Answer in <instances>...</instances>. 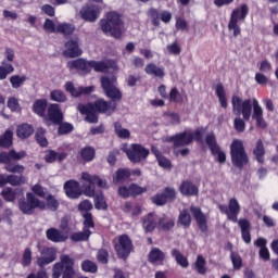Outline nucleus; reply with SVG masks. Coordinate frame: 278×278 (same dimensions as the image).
Listing matches in <instances>:
<instances>
[{"instance_id":"obj_40","label":"nucleus","mask_w":278,"mask_h":278,"mask_svg":"<svg viewBox=\"0 0 278 278\" xmlns=\"http://www.w3.org/2000/svg\"><path fill=\"white\" fill-rule=\"evenodd\" d=\"M178 225L185 229H190V225H192V216L188 212V208L180 212L178 216Z\"/></svg>"},{"instance_id":"obj_37","label":"nucleus","mask_w":278,"mask_h":278,"mask_svg":"<svg viewBox=\"0 0 278 278\" xmlns=\"http://www.w3.org/2000/svg\"><path fill=\"white\" fill-rule=\"evenodd\" d=\"M142 227L146 233H151V231H155L157 223H155V217L153 216V213H149L147 216L142 218Z\"/></svg>"},{"instance_id":"obj_27","label":"nucleus","mask_w":278,"mask_h":278,"mask_svg":"<svg viewBox=\"0 0 278 278\" xmlns=\"http://www.w3.org/2000/svg\"><path fill=\"white\" fill-rule=\"evenodd\" d=\"M179 191L184 197H199V187L191 180L182 181Z\"/></svg>"},{"instance_id":"obj_31","label":"nucleus","mask_w":278,"mask_h":278,"mask_svg":"<svg viewBox=\"0 0 278 278\" xmlns=\"http://www.w3.org/2000/svg\"><path fill=\"white\" fill-rule=\"evenodd\" d=\"M192 132L182 131L175 135V147H188L192 144Z\"/></svg>"},{"instance_id":"obj_6","label":"nucleus","mask_w":278,"mask_h":278,"mask_svg":"<svg viewBox=\"0 0 278 278\" xmlns=\"http://www.w3.org/2000/svg\"><path fill=\"white\" fill-rule=\"evenodd\" d=\"M27 157V152L22 150L16 152L14 149L0 152V164H4L5 170L13 175H23L25 173V166L14 162H21Z\"/></svg>"},{"instance_id":"obj_61","label":"nucleus","mask_w":278,"mask_h":278,"mask_svg":"<svg viewBox=\"0 0 278 278\" xmlns=\"http://www.w3.org/2000/svg\"><path fill=\"white\" fill-rule=\"evenodd\" d=\"M230 260L235 270H240V268H242V256H240L238 252H231Z\"/></svg>"},{"instance_id":"obj_24","label":"nucleus","mask_w":278,"mask_h":278,"mask_svg":"<svg viewBox=\"0 0 278 278\" xmlns=\"http://www.w3.org/2000/svg\"><path fill=\"white\" fill-rule=\"evenodd\" d=\"M55 250L53 248H46L41 252V256L37 258V265L39 268H45V266H49L52 262H55Z\"/></svg>"},{"instance_id":"obj_33","label":"nucleus","mask_w":278,"mask_h":278,"mask_svg":"<svg viewBox=\"0 0 278 278\" xmlns=\"http://www.w3.org/2000/svg\"><path fill=\"white\" fill-rule=\"evenodd\" d=\"M144 73L147 75H151L152 77H159V79H164L166 75L164 67H160L155 65V63H149L144 68Z\"/></svg>"},{"instance_id":"obj_47","label":"nucleus","mask_w":278,"mask_h":278,"mask_svg":"<svg viewBox=\"0 0 278 278\" xmlns=\"http://www.w3.org/2000/svg\"><path fill=\"white\" fill-rule=\"evenodd\" d=\"M47 134V129L45 128H38L35 134V140L41 147L42 149L49 147V140H47V137L45 136Z\"/></svg>"},{"instance_id":"obj_20","label":"nucleus","mask_w":278,"mask_h":278,"mask_svg":"<svg viewBox=\"0 0 278 278\" xmlns=\"http://www.w3.org/2000/svg\"><path fill=\"white\" fill-rule=\"evenodd\" d=\"M251 101L253 108L252 118L256 122V127H258V129H266V127H268V124L264 119V110L260 105L257 99L254 98Z\"/></svg>"},{"instance_id":"obj_28","label":"nucleus","mask_w":278,"mask_h":278,"mask_svg":"<svg viewBox=\"0 0 278 278\" xmlns=\"http://www.w3.org/2000/svg\"><path fill=\"white\" fill-rule=\"evenodd\" d=\"M266 244H268V241L262 237H258L254 242V247L260 249L258 255L264 262H268V260H270V251H268Z\"/></svg>"},{"instance_id":"obj_41","label":"nucleus","mask_w":278,"mask_h":278,"mask_svg":"<svg viewBox=\"0 0 278 278\" xmlns=\"http://www.w3.org/2000/svg\"><path fill=\"white\" fill-rule=\"evenodd\" d=\"M92 236V231L83 228V231L74 232L70 236L72 242H88Z\"/></svg>"},{"instance_id":"obj_5","label":"nucleus","mask_w":278,"mask_h":278,"mask_svg":"<svg viewBox=\"0 0 278 278\" xmlns=\"http://www.w3.org/2000/svg\"><path fill=\"white\" fill-rule=\"evenodd\" d=\"M100 29L105 36L111 35L112 38L121 40L123 38V29H125V21L123 15L116 11H110L106 13L105 18L99 22Z\"/></svg>"},{"instance_id":"obj_58","label":"nucleus","mask_w":278,"mask_h":278,"mask_svg":"<svg viewBox=\"0 0 278 278\" xmlns=\"http://www.w3.org/2000/svg\"><path fill=\"white\" fill-rule=\"evenodd\" d=\"M7 184H10V186H21V184H25V176L23 174L18 175H8L7 176Z\"/></svg>"},{"instance_id":"obj_8","label":"nucleus","mask_w":278,"mask_h":278,"mask_svg":"<svg viewBox=\"0 0 278 278\" xmlns=\"http://www.w3.org/2000/svg\"><path fill=\"white\" fill-rule=\"evenodd\" d=\"M230 157L232 166L239 168V170H242L249 164V155L241 140L235 139L230 144Z\"/></svg>"},{"instance_id":"obj_25","label":"nucleus","mask_w":278,"mask_h":278,"mask_svg":"<svg viewBox=\"0 0 278 278\" xmlns=\"http://www.w3.org/2000/svg\"><path fill=\"white\" fill-rule=\"evenodd\" d=\"M148 262L152 266H164L166 262V253H164L159 248H153L148 254Z\"/></svg>"},{"instance_id":"obj_62","label":"nucleus","mask_w":278,"mask_h":278,"mask_svg":"<svg viewBox=\"0 0 278 278\" xmlns=\"http://www.w3.org/2000/svg\"><path fill=\"white\" fill-rule=\"evenodd\" d=\"M159 93L162 97V99H169V101H175V87L170 89L169 96L166 93V86L161 85L159 87Z\"/></svg>"},{"instance_id":"obj_46","label":"nucleus","mask_w":278,"mask_h":278,"mask_svg":"<svg viewBox=\"0 0 278 278\" xmlns=\"http://www.w3.org/2000/svg\"><path fill=\"white\" fill-rule=\"evenodd\" d=\"M156 227L157 229H160V231H170V229L175 227V220L166 218V216H163L156 223Z\"/></svg>"},{"instance_id":"obj_35","label":"nucleus","mask_w":278,"mask_h":278,"mask_svg":"<svg viewBox=\"0 0 278 278\" xmlns=\"http://www.w3.org/2000/svg\"><path fill=\"white\" fill-rule=\"evenodd\" d=\"M215 94L219 101L220 108L227 110V108H229V103L227 102V93L225 92V86H223V83L217 84Z\"/></svg>"},{"instance_id":"obj_60","label":"nucleus","mask_w":278,"mask_h":278,"mask_svg":"<svg viewBox=\"0 0 278 278\" xmlns=\"http://www.w3.org/2000/svg\"><path fill=\"white\" fill-rule=\"evenodd\" d=\"M84 228L85 231H90V229H94V219H92V213H85L84 214Z\"/></svg>"},{"instance_id":"obj_56","label":"nucleus","mask_w":278,"mask_h":278,"mask_svg":"<svg viewBox=\"0 0 278 278\" xmlns=\"http://www.w3.org/2000/svg\"><path fill=\"white\" fill-rule=\"evenodd\" d=\"M90 66L91 71L93 68L96 73H108V71L110 70V66L106 65V63L103 61L90 60Z\"/></svg>"},{"instance_id":"obj_30","label":"nucleus","mask_w":278,"mask_h":278,"mask_svg":"<svg viewBox=\"0 0 278 278\" xmlns=\"http://www.w3.org/2000/svg\"><path fill=\"white\" fill-rule=\"evenodd\" d=\"M47 108H49V101H47V99H38L33 103V112L37 114V116H40V118H45Z\"/></svg>"},{"instance_id":"obj_15","label":"nucleus","mask_w":278,"mask_h":278,"mask_svg":"<svg viewBox=\"0 0 278 278\" xmlns=\"http://www.w3.org/2000/svg\"><path fill=\"white\" fill-rule=\"evenodd\" d=\"M118 195L122 199H129V197H140V194H144L147 192V187H141L138 184L131 182L129 187L119 186L117 189Z\"/></svg>"},{"instance_id":"obj_63","label":"nucleus","mask_w":278,"mask_h":278,"mask_svg":"<svg viewBox=\"0 0 278 278\" xmlns=\"http://www.w3.org/2000/svg\"><path fill=\"white\" fill-rule=\"evenodd\" d=\"M45 190V187H42L40 184H36L31 187V194L39 197V199H46L47 192Z\"/></svg>"},{"instance_id":"obj_52","label":"nucleus","mask_w":278,"mask_h":278,"mask_svg":"<svg viewBox=\"0 0 278 278\" xmlns=\"http://www.w3.org/2000/svg\"><path fill=\"white\" fill-rule=\"evenodd\" d=\"M0 194L7 203H14L16 201V191L11 187H5Z\"/></svg>"},{"instance_id":"obj_34","label":"nucleus","mask_w":278,"mask_h":278,"mask_svg":"<svg viewBox=\"0 0 278 278\" xmlns=\"http://www.w3.org/2000/svg\"><path fill=\"white\" fill-rule=\"evenodd\" d=\"M131 177V169L127 167H121L115 172L113 176V182L115 184H123V181H127Z\"/></svg>"},{"instance_id":"obj_49","label":"nucleus","mask_w":278,"mask_h":278,"mask_svg":"<svg viewBox=\"0 0 278 278\" xmlns=\"http://www.w3.org/2000/svg\"><path fill=\"white\" fill-rule=\"evenodd\" d=\"M12 73H14V65L2 61V65H0V81L8 79V75H12Z\"/></svg>"},{"instance_id":"obj_9","label":"nucleus","mask_w":278,"mask_h":278,"mask_svg":"<svg viewBox=\"0 0 278 278\" xmlns=\"http://www.w3.org/2000/svg\"><path fill=\"white\" fill-rule=\"evenodd\" d=\"M249 16V5L241 4L240 9H235L231 12L230 20L228 22V30L232 31L233 38H238L242 34V28H240L239 21H244Z\"/></svg>"},{"instance_id":"obj_4","label":"nucleus","mask_w":278,"mask_h":278,"mask_svg":"<svg viewBox=\"0 0 278 278\" xmlns=\"http://www.w3.org/2000/svg\"><path fill=\"white\" fill-rule=\"evenodd\" d=\"M232 113L236 117L233 119V129L237 134H244L247 129V122L251 121V114H253V101L251 99L242 100L240 96H232L231 98Z\"/></svg>"},{"instance_id":"obj_16","label":"nucleus","mask_w":278,"mask_h":278,"mask_svg":"<svg viewBox=\"0 0 278 278\" xmlns=\"http://www.w3.org/2000/svg\"><path fill=\"white\" fill-rule=\"evenodd\" d=\"M189 212H191L197 225H198V229H200V231L202 233H207V215H205V213H203V210H201V206H195V205H191L189 207Z\"/></svg>"},{"instance_id":"obj_7","label":"nucleus","mask_w":278,"mask_h":278,"mask_svg":"<svg viewBox=\"0 0 278 278\" xmlns=\"http://www.w3.org/2000/svg\"><path fill=\"white\" fill-rule=\"evenodd\" d=\"M18 210L25 216H34L36 214V210H40L45 212L47 210V203L45 201L38 199L34 193L27 192L26 198H22L17 202Z\"/></svg>"},{"instance_id":"obj_64","label":"nucleus","mask_w":278,"mask_h":278,"mask_svg":"<svg viewBox=\"0 0 278 278\" xmlns=\"http://www.w3.org/2000/svg\"><path fill=\"white\" fill-rule=\"evenodd\" d=\"M175 260L181 268H188L190 266V262H188V257L184 254L179 253V251H175Z\"/></svg>"},{"instance_id":"obj_48","label":"nucleus","mask_w":278,"mask_h":278,"mask_svg":"<svg viewBox=\"0 0 278 278\" xmlns=\"http://www.w3.org/2000/svg\"><path fill=\"white\" fill-rule=\"evenodd\" d=\"M80 268L83 273H91L92 275L99 271V266L97 265V263L90 260L83 261L80 264Z\"/></svg>"},{"instance_id":"obj_59","label":"nucleus","mask_w":278,"mask_h":278,"mask_svg":"<svg viewBox=\"0 0 278 278\" xmlns=\"http://www.w3.org/2000/svg\"><path fill=\"white\" fill-rule=\"evenodd\" d=\"M21 264L24 268L31 266V248H26L23 252Z\"/></svg>"},{"instance_id":"obj_18","label":"nucleus","mask_w":278,"mask_h":278,"mask_svg":"<svg viewBox=\"0 0 278 278\" xmlns=\"http://www.w3.org/2000/svg\"><path fill=\"white\" fill-rule=\"evenodd\" d=\"M101 14V9L97 4H86L80 10V16L83 21H86L87 23H96V21L99 18V15Z\"/></svg>"},{"instance_id":"obj_23","label":"nucleus","mask_w":278,"mask_h":278,"mask_svg":"<svg viewBox=\"0 0 278 278\" xmlns=\"http://www.w3.org/2000/svg\"><path fill=\"white\" fill-rule=\"evenodd\" d=\"M78 112H80L81 114H84L85 121H87V123H91V124H96L99 123V114L91 104L87 103V104H78L77 106Z\"/></svg>"},{"instance_id":"obj_13","label":"nucleus","mask_w":278,"mask_h":278,"mask_svg":"<svg viewBox=\"0 0 278 278\" xmlns=\"http://www.w3.org/2000/svg\"><path fill=\"white\" fill-rule=\"evenodd\" d=\"M205 142L212 155H217V162H219V164H225V162H227V154L220 150V146H218V142L216 141V135H214V132L207 134Z\"/></svg>"},{"instance_id":"obj_3","label":"nucleus","mask_w":278,"mask_h":278,"mask_svg":"<svg viewBox=\"0 0 278 278\" xmlns=\"http://www.w3.org/2000/svg\"><path fill=\"white\" fill-rule=\"evenodd\" d=\"M218 210L222 214H226L228 220L238 223L243 242L245 244H251V222L247 218H240L238 220V214H240V203L238 200L232 198L229 200L228 205L219 204Z\"/></svg>"},{"instance_id":"obj_1","label":"nucleus","mask_w":278,"mask_h":278,"mask_svg":"<svg viewBox=\"0 0 278 278\" xmlns=\"http://www.w3.org/2000/svg\"><path fill=\"white\" fill-rule=\"evenodd\" d=\"M100 81L101 88L105 97L111 100L106 101L103 98H99L94 102H89V104L98 114H105L106 116H112V114L116 112V108H118L117 101L123 100V92L121 91V89L114 86V83L108 76H102Z\"/></svg>"},{"instance_id":"obj_44","label":"nucleus","mask_w":278,"mask_h":278,"mask_svg":"<svg viewBox=\"0 0 278 278\" xmlns=\"http://www.w3.org/2000/svg\"><path fill=\"white\" fill-rule=\"evenodd\" d=\"M93 203L96 210H108V201H105V194H103V191L93 195Z\"/></svg>"},{"instance_id":"obj_17","label":"nucleus","mask_w":278,"mask_h":278,"mask_svg":"<svg viewBox=\"0 0 278 278\" xmlns=\"http://www.w3.org/2000/svg\"><path fill=\"white\" fill-rule=\"evenodd\" d=\"M67 68L70 71H77L78 75H90L91 73L90 61L84 58H78L67 62Z\"/></svg>"},{"instance_id":"obj_32","label":"nucleus","mask_w":278,"mask_h":278,"mask_svg":"<svg viewBox=\"0 0 278 278\" xmlns=\"http://www.w3.org/2000/svg\"><path fill=\"white\" fill-rule=\"evenodd\" d=\"M14 144V131L7 129L0 136V149H10Z\"/></svg>"},{"instance_id":"obj_57","label":"nucleus","mask_w":278,"mask_h":278,"mask_svg":"<svg viewBox=\"0 0 278 278\" xmlns=\"http://www.w3.org/2000/svg\"><path fill=\"white\" fill-rule=\"evenodd\" d=\"M25 81H27V76L25 75L24 76L13 75L10 77V84L12 88H14L15 90H18V88H21V86H23Z\"/></svg>"},{"instance_id":"obj_43","label":"nucleus","mask_w":278,"mask_h":278,"mask_svg":"<svg viewBox=\"0 0 278 278\" xmlns=\"http://www.w3.org/2000/svg\"><path fill=\"white\" fill-rule=\"evenodd\" d=\"M253 154L260 164H264V155H266V150L264 149V141H262V139L257 140Z\"/></svg>"},{"instance_id":"obj_45","label":"nucleus","mask_w":278,"mask_h":278,"mask_svg":"<svg viewBox=\"0 0 278 278\" xmlns=\"http://www.w3.org/2000/svg\"><path fill=\"white\" fill-rule=\"evenodd\" d=\"M97 155V150L93 147L87 146L80 150V157L84 162H92Z\"/></svg>"},{"instance_id":"obj_21","label":"nucleus","mask_w":278,"mask_h":278,"mask_svg":"<svg viewBox=\"0 0 278 278\" xmlns=\"http://www.w3.org/2000/svg\"><path fill=\"white\" fill-rule=\"evenodd\" d=\"M84 54V50L79 47V42L76 40H68L64 43V50H63V55L64 58H80V55Z\"/></svg>"},{"instance_id":"obj_22","label":"nucleus","mask_w":278,"mask_h":278,"mask_svg":"<svg viewBox=\"0 0 278 278\" xmlns=\"http://www.w3.org/2000/svg\"><path fill=\"white\" fill-rule=\"evenodd\" d=\"M149 15L154 27H160V21H162V23H170L173 18V14H170V12L162 11L160 13V11H157L156 9H150Z\"/></svg>"},{"instance_id":"obj_38","label":"nucleus","mask_w":278,"mask_h":278,"mask_svg":"<svg viewBox=\"0 0 278 278\" xmlns=\"http://www.w3.org/2000/svg\"><path fill=\"white\" fill-rule=\"evenodd\" d=\"M16 134L22 140H27V138L34 135V126L31 124H22L17 126Z\"/></svg>"},{"instance_id":"obj_50","label":"nucleus","mask_w":278,"mask_h":278,"mask_svg":"<svg viewBox=\"0 0 278 278\" xmlns=\"http://www.w3.org/2000/svg\"><path fill=\"white\" fill-rule=\"evenodd\" d=\"M96 260L99 264L104 266L110 264V251L105 248L99 249L96 254Z\"/></svg>"},{"instance_id":"obj_19","label":"nucleus","mask_w":278,"mask_h":278,"mask_svg":"<svg viewBox=\"0 0 278 278\" xmlns=\"http://www.w3.org/2000/svg\"><path fill=\"white\" fill-rule=\"evenodd\" d=\"M65 90L71 94V97H74V99H79L83 94H92L94 92V86L89 87H75V84L73 81L65 83Z\"/></svg>"},{"instance_id":"obj_55","label":"nucleus","mask_w":278,"mask_h":278,"mask_svg":"<svg viewBox=\"0 0 278 278\" xmlns=\"http://www.w3.org/2000/svg\"><path fill=\"white\" fill-rule=\"evenodd\" d=\"M75 31V26L68 23H62L56 26V34H63V36H72Z\"/></svg>"},{"instance_id":"obj_12","label":"nucleus","mask_w":278,"mask_h":278,"mask_svg":"<svg viewBox=\"0 0 278 278\" xmlns=\"http://www.w3.org/2000/svg\"><path fill=\"white\" fill-rule=\"evenodd\" d=\"M43 118L47 127H51V125H60V123L64 122V113H62L60 104H50L48 106L47 115H45Z\"/></svg>"},{"instance_id":"obj_11","label":"nucleus","mask_w":278,"mask_h":278,"mask_svg":"<svg viewBox=\"0 0 278 278\" xmlns=\"http://www.w3.org/2000/svg\"><path fill=\"white\" fill-rule=\"evenodd\" d=\"M125 153L132 164H140L149 157L151 152L140 143H131L130 148L125 150Z\"/></svg>"},{"instance_id":"obj_14","label":"nucleus","mask_w":278,"mask_h":278,"mask_svg":"<svg viewBox=\"0 0 278 278\" xmlns=\"http://www.w3.org/2000/svg\"><path fill=\"white\" fill-rule=\"evenodd\" d=\"M175 199V188L166 187L162 192L150 198L151 203L156 205V207H164L166 203H170Z\"/></svg>"},{"instance_id":"obj_29","label":"nucleus","mask_w":278,"mask_h":278,"mask_svg":"<svg viewBox=\"0 0 278 278\" xmlns=\"http://www.w3.org/2000/svg\"><path fill=\"white\" fill-rule=\"evenodd\" d=\"M47 239L50 242H66L68 240V236L64 235L58 228H50L46 231Z\"/></svg>"},{"instance_id":"obj_54","label":"nucleus","mask_w":278,"mask_h":278,"mask_svg":"<svg viewBox=\"0 0 278 278\" xmlns=\"http://www.w3.org/2000/svg\"><path fill=\"white\" fill-rule=\"evenodd\" d=\"M50 99L51 101H55L56 103H66L68 101V98L66 97V93L60 89H54L50 92Z\"/></svg>"},{"instance_id":"obj_53","label":"nucleus","mask_w":278,"mask_h":278,"mask_svg":"<svg viewBox=\"0 0 278 278\" xmlns=\"http://www.w3.org/2000/svg\"><path fill=\"white\" fill-rule=\"evenodd\" d=\"M58 128L59 136H68V134H73L75 131V126L68 122H61Z\"/></svg>"},{"instance_id":"obj_39","label":"nucleus","mask_w":278,"mask_h":278,"mask_svg":"<svg viewBox=\"0 0 278 278\" xmlns=\"http://www.w3.org/2000/svg\"><path fill=\"white\" fill-rule=\"evenodd\" d=\"M123 212L125 214H131L132 218H138L142 214V207L139 204L134 205L131 202H125Z\"/></svg>"},{"instance_id":"obj_26","label":"nucleus","mask_w":278,"mask_h":278,"mask_svg":"<svg viewBox=\"0 0 278 278\" xmlns=\"http://www.w3.org/2000/svg\"><path fill=\"white\" fill-rule=\"evenodd\" d=\"M68 157V153L66 152H56L55 150H47L46 155L43 157L46 164H55V162H59V164H62L64 160Z\"/></svg>"},{"instance_id":"obj_51","label":"nucleus","mask_w":278,"mask_h":278,"mask_svg":"<svg viewBox=\"0 0 278 278\" xmlns=\"http://www.w3.org/2000/svg\"><path fill=\"white\" fill-rule=\"evenodd\" d=\"M45 199H46V202H45L46 207H48V210H50V212H58V210H60V201H58V199H55V195L50 193Z\"/></svg>"},{"instance_id":"obj_36","label":"nucleus","mask_w":278,"mask_h":278,"mask_svg":"<svg viewBox=\"0 0 278 278\" xmlns=\"http://www.w3.org/2000/svg\"><path fill=\"white\" fill-rule=\"evenodd\" d=\"M192 269L195 270L198 275H205L207 273V261H205L202 254L197 256Z\"/></svg>"},{"instance_id":"obj_42","label":"nucleus","mask_w":278,"mask_h":278,"mask_svg":"<svg viewBox=\"0 0 278 278\" xmlns=\"http://www.w3.org/2000/svg\"><path fill=\"white\" fill-rule=\"evenodd\" d=\"M114 132L122 140H127V139L131 138V131H129V129H127V128H123V124H121V122L114 123Z\"/></svg>"},{"instance_id":"obj_2","label":"nucleus","mask_w":278,"mask_h":278,"mask_svg":"<svg viewBox=\"0 0 278 278\" xmlns=\"http://www.w3.org/2000/svg\"><path fill=\"white\" fill-rule=\"evenodd\" d=\"M81 179L85 181L83 184V190L77 180H67L64 184L65 194L68 199H79L83 194L92 198L97 190L96 186H98V188H108V180L97 175H90L88 172L81 174Z\"/></svg>"},{"instance_id":"obj_10","label":"nucleus","mask_w":278,"mask_h":278,"mask_svg":"<svg viewBox=\"0 0 278 278\" xmlns=\"http://www.w3.org/2000/svg\"><path fill=\"white\" fill-rule=\"evenodd\" d=\"M114 251L118 260H127L131 253H134V241L129 238V235H121L117 242L114 243Z\"/></svg>"}]
</instances>
